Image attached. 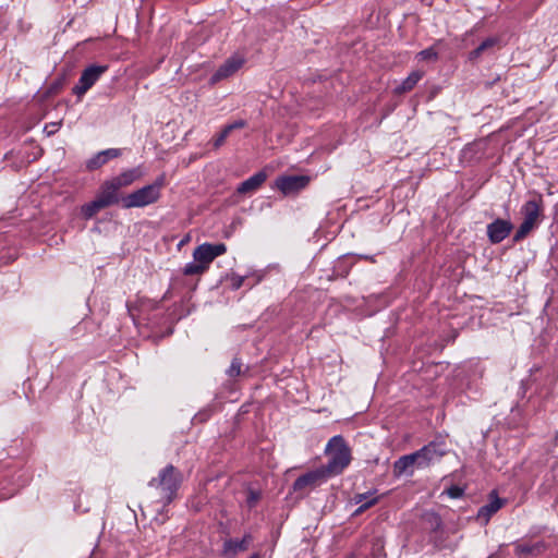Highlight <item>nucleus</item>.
<instances>
[{"instance_id": "cd10ccee", "label": "nucleus", "mask_w": 558, "mask_h": 558, "mask_svg": "<svg viewBox=\"0 0 558 558\" xmlns=\"http://www.w3.org/2000/svg\"><path fill=\"white\" fill-rule=\"evenodd\" d=\"M376 490L354 495L352 501L356 505H366V501L375 497Z\"/></svg>"}, {"instance_id": "a878e982", "label": "nucleus", "mask_w": 558, "mask_h": 558, "mask_svg": "<svg viewBox=\"0 0 558 558\" xmlns=\"http://www.w3.org/2000/svg\"><path fill=\"white\" fill-rule=\"evenodd\" d=\"M417 57L421 59V60H425V61H435L438 59V53L437 51L434 49V47H429V48H426L422 51H420L417 53Z\"/></svg>"}, {"instance_id": "20e7f679", "label": "nucleus", "mask_w": 558, "mask_h": 558, "mask_svg": "<svg viewBox=\"0 0 558 558\" xmlns=\"http://www.w3.org/2000/svg\"><path fill=\"white\" fill-rule=\"evenodd\" d=\"M165 175H159L151 184L145 185L125 197H122L124 208H141L156 203L160 198V191L165 186Z\"/></svg>"}, {"instance_id": "58836bf2", "label": "nucleus", "mask_w": 558, "mask_h": 558, "mask_svg": "<svg viewBox=\"0 0 558 558\" xmlns=\"http://www.w3.org/2000/svg\"><path fill=\"white\" fill-rule=\"evenodd\" d=\"M250 558H260V556L258 554H254Z\"/></svg>"}, {"instance_id": "2eb2a0df", "label": "nucleus", "mask_w": 558, "mask_h": 558, "mask_svg": "<svg viewBox=\"0 0 558 558\" xmlns=\"http://www.w3.org/2000/svg\"><path fill=\"white\" fill-rule=\"evenodd\" d=\"M502 505H504V500L500 499L499 497H497V495H495V493H492L489 502L482 506L478 509L477 518L478 519L484 518L485 521L487 522L490 519V517L502 507Z\"/></svg>"}, {"instance_id": "f3484780", "label": "nucleus", "mask_w": 558, "mask_h": 558, "mask_svg": "<svg viewBox=\"0 0 558 558\" xmlns=\"http://www.w3.org/2000/svg\"><path fill=\"white\" fill-rule=\"evenodd\" d=\"M250 538V535H245L242 539H227L223 544V553L226 555H235L239 551L246 550Z\"/></svg>"}, {"instance_id": "5701e85b", "label": "nucleus", "mask_w": 558, "mask_h": 558, "mask_svg": "<svg viewBox=\"0 0 558 558\" xmlns=\"http://www.w3.org/2000/svg\"><path fill=\"white\" fill-rule=\"evenodd\" d=\"M412 454L414 456V463H415V468L416 469H426L428 466H430V463L428 462L426 456L424 454V452L418 449L414 452H412Z\"/></svg>"}, {"instance_id": "e433bc0d", "label": "nucleus", "mask_w": 558, "mask_h": 558, "mask_svg": "<svg viewBox=\"0 0 558 558\" xmlns=\"http://www.w3.org/2000/svg\"><path fill=\"white\" fill-rule=\"evenodd\" d=\"M129 314L134 318L133 316V307L130 304H126Z\"/></svg>"}, {"instance_id": "b1692460", "label": "nucleus", "mask_w": 558, "mask_h": 558, "mask_svg": "<svg viewBox=\"0 0 558 558\" xmlns=\"http://www.w3.org/2000/svg\"><path fill=\"white\" fill-rule=\"evenodd\" d=\"M242 361L239 357H233L229 368L227 369V374L229 377H236L241 374Z\"/></svg>"}, {"instance_id": "39448f33", "label": "nucleus", "mask_w": 558, "mask_h": 558, "mask_svg": "<svg viewBox=\"0 0 558 558\" xmlns=\"http://www.w3.org/2000/svg\"><path fill=\"white\" fill-rule=\"evenodd\" d=\"M328 478L319 466L299 476L292 484V492L298 494V497L304 498L311 490L320 486Z\"/></svg>"}, {"instance_id": "1a4fd4ad", "label": "nucleus", "mask_w": 558, "mask_h": 558, "mask_svg": "<svg viewBox=\"0 0 558 558\" xmlns=\"http://www.w3.org/2000/svg\"><path fill=\"white\" fill-rule=\"evenodd\" d=\"M512 228L509 220L498 218L487 226V236L493 244H498L510 234Z\"/></svg>"}, {"instance_id": "6e6552de", "label": "nucleus", "mask_w": 558, "mask_h": 558, "mask_svg": "<svg viewBox=\"0 0 558 558\" xmlns=\"http://www.w3.org/2000/svg\"><path fill=\"white\" fill-rule=\"evenodd\" d=\"M245 59L240 54L229 57L213 74L211 81L219 82L233 75L244 64Z\"/></svg>"}, {"instance_id": "2f4dec72", "label": "nucleus", "mask_w": 558, "mask_h": 558, "mask_svg": "<svg viewBox=\"0 0 558 558\" xmlns=\"http://www.w3.org/2000/svg\"><path fill=\"white\" fill-rule=\"evenodd\" d=\"M447 494L451 498H460L464 494V489L458 485H452L447 489Z\"/></svg>"}, {"instance_id": "bb28decb", "label": "nucleus", "mask_w": 558, "mask_h": 558, "mask_svg": "<svg viewBox=\"0 0 558 558\" xmlns=\"http://www.w3.org/2000/svg\"><path fill=\"white\" fill-rule=\"evenodd\" d=\"M426 519L434 532L438 531L442 525L441 518L437 513H429L426 515Z\"/></svg>"}, {"instance_id": "6ab92c4d", "label": "nucleus", "mask_w": 558, "mask_h": 558, "mask_svg": "<svg viewBox=\"0 0 558 558\" xmlns=\"http://www.w3.org/2000/svg\"><path fill=\"white\" fill-rule=\"evenodd\" d=\"M422 78L421 72H412L407 78L402 81V83L396 87L397 94H403L412 90L414 86L418 83V81Z\"/></svg>"}, {"instance_id": "a211bd4d", "label": "nucleus", "mask_w": 558, "mask_h": 558, "mask_svg": "<svg viewBox=\"0 0 558 558\" xmlns=\"http://www.w3.org/2000/svg\"><path fill=\"white\" fill-rule=\"evenodd\" d=\"M498 43L499 39L497 37L486 38L474 50L470 52L469 59L471 61L477 60L484 52L493 49Z\"/></svg>"}, {"instance_id": "c9c22d12", "label": "nucleus", "mask_w": 558, "mask_h": 558, "mask_svg": "<svg viewBox=\"0 0 558 558\" xmlns=\"http://www.w3.org/2000/svg\"><path fill=\"white\" fill-rule=\"evenodd\" d=\"M520 551H521L522 554H531V553L533 551V548H532V547H530V546H522V547L520 548Z\"/></svg>"}, {"instance_id": "473e14b6", "label": "nucleus", "mask_w": 558, "mask_h": 558, "mask_svg": "<svg viewBox=\"0 0 558 558\" xmlns=\"http://www.w3.org/2000/svg\"><path fill=\"white\" fill-rule=\"evenodd\" d=\"M243 282H244L243 276L232 275V277H231L232 289H234V290L240 289L242 287Z\"/></svg>"}, {"instance_id": "4468645a", "label": "nucleus", "mask_w": 558, "mask_h": 558, "mask_svg": "<svg viewBox=\"0 0 558 558\" xmlns=\"http://www.w3.org/2000/svg\"><path fill=\"white\" fill-rule=\"evenodd\" d=\"M141 177H142V171L140 170V168H133V169L123 171L122 173H120L117 177H113L110 180L117 185V187L119 190H121L122 187H126V186L131 185L133 182L138 180Z\"/></svg>"}, {"instance_id": "f704fd0d", "label": "nucleus", "mask_w": 558, "mask_h": 558, "mask_svg": "<svg viewBox=\"0 0 558 558\" xmlns=\"http://www.w3.org/2000/svg\"><path fill=\"white\" fill-rule=\"evenodd\" d=\"M60 124H61L60 122L59 123H51L50 125H46L45 130L47 131L48 135H52L58 130Z\"/></svg>"}, {"instance_id": "c85d7f7f", "label": "nucleus", "mask_w": 558, "mask_h": 558, "mask_svg": "<svg viewBox=\"0 0 558 558\" xmlns=\"http://www.w3.org/2000/svg\"><path fill=\"white\" fill-rule=\"evenodd\" d=\"M230 132L225 126L221 132L214 138L213 145L215 148H219L226 141V138L229 136Z\"/></svg>"}, {"instance_id": "ddd939ff", "label": "nucleus", "mask_w": 558, "mask_h": 558, "mask_svg": "<svg viewBox=\"0 0 558 558\" xmlns=\"http://www.w3.org/2000/svg\"><path fill=\"white\" fill-rule=\"evenodd\" d=\"M267 175L264 171H258L236 187V192L239 194H247L255 192L257 189L262 186V184L266 181Z\"/></svg>"}, {"instance_id": "9b49d317", "label": "nucleus", "mask_w": 558, "mask_h": 558, "mask_svg": "<svg viewBox=\"0 0 558 558\" xmlns=\"http://www.w3.org/2000/svg\"><path fill=\"white\" fill-rule=\"evenodd\" d=\"M414 456L412 453L404 454L393 462L392 473L393 476L400 477L402 475L412 476L415 471Z\"/></svg>"}, {"instance_id": "f03ea898", "label": "nucleus", "mask_w": 558, "mask_h": 558, "mask_svg": "<svg viewBox=\"0 0 558 558\" xmlns=\"http://www.w3.org/2000/svg\"><path fill=\"white\" fill-rule=\"evenodd\" d=\"M227 246L225 243H203L193 252L194 262L187 263L183 268L185 276L202 275L208 268L213 260L225 254Z\"/></svg>"}, {"instance_id": "7ed1b4c3", "label": "nucleus", "mask_w": 558, "mask_h": 558, "mask_svg": "<svg viewBox=\"0 0 558 558\" xmlns=\"http://www.w3.org/2000/svg\"><path fill=\"white\" fill-rule=\"evenodd\" d=\"M182 483V474L172 464L166 465L159 471L157 477L148 482L149 487L160 489V500L169 505L177 497L178 489Z\"/></svg>"}, {"instance_id": "4be33fe9", "label": "nucleus", "mask_w": 558, "mask_h": 558, "mask_svg": "<svg viewBox=\"0 0 558 558\" xmlns=\"http://www.w3.org/2000/svg\"><path fill=\"white\" fill-rule=\"evenodd\" d=\"M104 165L106 161L100 151L86 161V168L90 171L99 169Z\"/></svg>"}, {"instance_id": "72a5a7b5", "label": "nucleus", "mask_w": 558, "mask_h": 558, "mask_svg": "<svg viewBox=\"0 0 558 558\" xmlns=\"http://www.w3.org/2000/svg\"><path fill=\"white\" fill-rule=\"evenodd\" d=\"M245 125H246V122L244 120H236L233 123L226 125V128L231 133L233 130L243 129Z\"/></svg>"}, {"instance_id": "9d476101", "label": "nucleus", "mask_w": 558, "mask_h": 558, "mask_svg": "<svg viewBox=\"0 0 558 558\" xmlns=\"http://www.w3.org/2000/svg\"><path fill=\"white\" fill-rule=\"evenodd\" d=\"M119 189L117 185L111 181L107 180L105 181L96 195V198L105 206L110 207L112 205H117L122 201L119 194Z\"/></svg>"}, {"instance_id": "4c0bfd02", "label": "nucleus", "mask_w": 558, "mask_h": 558, "mask_svg": "<svg viewBox=\"0 0 558 558\" xmlns=\"http://www.w3.org/2000/svg\"><path fill=\"white\" fill-rule=\"evenodd\" d=\"M189 240H190V236L187 235L186 238H184V239L180 242V245H183V244H184V243H186Z\"/></svg>"}, {"instance_id": "c756f323", "label": "nucleus", "mask_w": 558, "mask_h": 558, "mask_svg": "<svg viewBox=\"0 0 558 558\" xmlns=\"http://www.w3.org/2000/svg\"><path fill=\"white\" fill-rule=\"evenodd\" d=\"M100 153H101L102 157L105 158L106 163L110 159H114V158H118L121 156V149H119V148H108V149L101 150Z\"/></svg>"}, {"instance_id": "412c9836", "label": "nucleus", "mask_w": 558, "mask_h": 558, "mask_svg": "<svg viewBox=\"0 0 558 558\" xmlns=\"http://www.w3.org/2000/svg\"><path fill=\"white\" fill-rule=\"evenodd\" d=\"M536 225L523 219L522 223L513 235V241L519 242L523 240Z\"/></svg>"}, {"instance_id": "aec40b11", "label": "nucleus", "mask_w": 558, "mask_h": 558, "mask_svg": "<svg viewBox=\"0 0 558 558\" xmlns=\"http://www.w3.org/2000/svg\"><path fill=\"white\" fill-rule=\"evenodd\" d=\"M104 208L106 207L95 197L94 201L86 203L81 207V214L84 219L88 220Z\"/></svg>"}, {"instance_id": "f8f14e48", "label": "nucleus", "mask_w": 558, "mask_h": 558, "mask_svg": "<svg viewBox=\"0 0 558 558\" xmlns=\"http://www.w3.org/2000/svg\"><path fill=\"white\" fill-rule=\"evenodd\" d=\"M421 450L426 456L430 465L439 462L441 458L447 453L446 445L442 441H430L423 446Z\"/></svg>"}, {"instance_id": "393cba45", "label": "nucleus", "mask_w": 558, "mask_h": 558, "mask_svg": "<svg viewBox=\"0 0 558 558\" xmlns=\"http://www.w3.org/2000/svg\"><path fill=\"white\" fill-rule=\"evenodd\" d=\"M262 497V494L259 490H255V489H248L247 490V496H246V505L250 509H253L258 500L260 499Z\"/></svg>"}, {"instance_id": "f257e3e1", "label": "nucleus", "mask_w": 558, "mask_h": 558, "mask_svg": "<svg viewBox=\"0 0 558 558\" xmlns=\"http://www.w3.org/2000/svg\"><path fill=\"white\" fill-rule=\"evenodd\" d=\"M326 453L329 457L328 462L320 465V469L330 478L341 474L351 462V449L340 435L329 439L326 446Z\"/></svg>"}, {"instance_id": "dca6fc26", "label": "nucleus", "mask_w": 558, "mask_h": 558, "mask_svg": "<svg viewBox=\"0 0 558 558\" xmlns=\"http://www.w3.org/2000/svg\"><path fill=\"white\" fill-rule=\"evenodd\" d=\"M541 206L542 201L530 199L522 207V214L524 216V220L530 221L536 225L537 219L541 215Z\"/></svg>"}, {"instance_id": "423d86ee", "label": "nucleus", "mask_w": 558, "mask_h": 558, "mask_svg": "<svg viewBox=\"0 0 558 558\" xmlns=\"http://www.w3.org/2000/svg\"><path fill=\"white\" fill-rule=\"evenodd\" d=\"M108 71V65L92 64L84 69L78 83L73 87V94L82 97Z\"/></svg>"}, {"instance_id": "0eeeda50", "label": "nucleus", "mask_w": 558, "mask_h": 558, "mask_svg": "<svg viewBox=\"0 0 558 558\" xmlns=\"http://www.w3.org/2000/svg\"><path fill=\"white\" fill-rule=\"evenodd\" d=\"M310 183L307 175H282L276 180V187L284 195L298 193Z\"/></svg>"}, {"instance_id": "7c9ffc66", "label": "nucleus", "mask_w": 558, "mask_h": 558, "mask_svg": "<svg viewBox=\"0 0 558 558\" xmlns=\"http://www.w3.org/2000/svg\"><path fill=\"white\" fill-rule=\"evenodd\" d=\"M379 501V497H373L366 501V505H360V507L353 512V515H360L371 507L375 506Z\"/></svg>"}]
</instances>
